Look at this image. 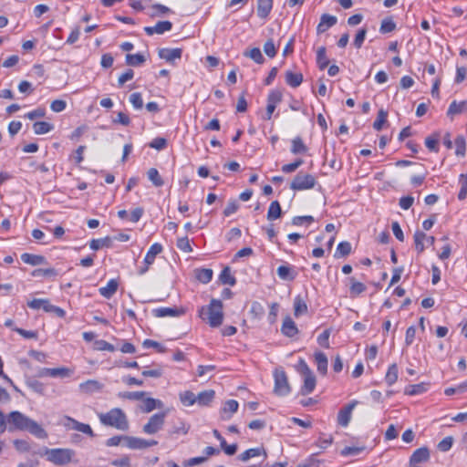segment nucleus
Listing matches in <instances>:
<instances>
[{
  "label": "nucleus",
  "instance_id": "nucleus-41",
  "mask_svg": "<svg viewBox=\"0 0 467 467\" xmlns=\"http://www.w3.org/2000/svg\"><path fill=\"white\" fill-rule=\"evenodd\" d=\"M351 252V244L350 243L345 241L341 242L337 244V250L335 252L334 256L336 258L345 257L348 255Z\"/></svg>",
  "mask_w": 467,
  "mask_h": 467
},
{
  "label": "nucleus",
  "instance_id": "nucleus-25",
  "mask_svg": "<svg viewBox=\"0 0 467 467\" xmlns=\"http://www.w3.org/2000/svg\"><path fill=\"white\" fill-rule=\"evenodd\" d=\"M430 384L426 382H420L419 384L409 385L405 388L404 393L409 396L419 395L426 392L429 389Z\"/></svg>",
  "mask_w": 467,
  "mask_h": 467
},
{
  "label": "nucleus",
  "instance_id": "nucleus-6",
  "mask_svg": "<svg viewBox=\"0 0 467 467\" xmlns=\"http://www.w3.org/2000/svg\"><path fill=\"white\" fill-rule=\"evenodd\" d=\"M274 393L277 396H287L291 392L287 376L283 368H275L274 371Z\"/></svg>",
  "mask_w": 467,
  "mask_h": 467
},
{
  "label": "nucleus",
  "instance_id": "nucleus-29",
  "mask_svg": "<svg viewBox=\"0 0 467 467\" xmlns=\"http://www.w3.org/2000/svg\"><path fill=\"white\" fill-rule=\"evenodd\" d=\"M215 391L213 389H208L200 392L196 396L197 403L200 406H208L214 399Z\"/></svg>",
  "mask_w": 467,
  "mask_h": 467
},
{
  "label": "nucleus",
  "instance_id": "nucleus-63",
  "mask_svg": "<svg viewBox=\"0 0 467 467\" xmlns=\"http://www.w3.org/2000/svg\"><path fill=\"white\" fill-rule=\"evenodd\" d=\"M111 465L115 467H130L131 462L130 458L128 455H124L119 459H115L111 461Z\"/></svg>",
  "mask_w": 467,
  "mask_h": 467
},
{
  "label": "nucleus",
  "instance_id": "nucleus-14",
  "mask_svg": "<svg viewBox=\"0 0 467 467\" xmlns=\"http://www.w3.org/2000/svg\"><path fill=\"white\" fill-rule=\"evenodd\" d=\"M424 242H427L428 245H433L435 238L433 236H427L423 232L417 231L414 234V244L415 249L419 254L422 253L425 249Z\"/></svg>",
  "mask_w": 467,
  "mask_h": 467
},
{
  "label": "nucleus",
  "instance_id": "nucleus-49",
  "mask_svg": "<svg viewBox=\"0 0 467 467\" xmlns=\"http://www.w3.org/2000/svg\"><path fill=\"white\" fill-rule=\"evenodd\" d=\"M73 371L67 368H50L49 377L51 378H67L71 376Z\"/></svg>",
  "mask_w": 467,
  "mask_h": 467
},
{
  "label": "nucleus",
  "instance_id": "nucleus-5",
  "mask_svg": "<svg viewBox=\"0 0 467 467\" xmlns=\"http://www.w3.org/2000/svg\"><path fill=\"white\" fill-rule=\"evenodd\" d=\"M297 371L304 378V384L301 387L300 393L302 395H308L312 393L317 383L316 377L304 359L299 360L297 365Z\"/></svg>",
  "mask_w": 467,
  "mask_h": 467
},
{
  "label": "nucleus",
  "instance_id": "nucleus-31",
  "mask_svg": "<svg viewBox=\"0 0 467 467\" xmlns=\"http://www.w3.org/2000/svg\"><path fill=\"white\" fill-rule=\"evenodd\" d=\"M467 109V100H462L461 102H457L456 100H453L447 111L448 116H454L457 114H461L462 112L465 111Z\"/></svg>",
  "mask_w": 467,
  "mask_h": 467
},
{
  "label": "nucleus",
  "instance_id": "nucleus-39",
  "mask_svg": "<svg viewBox=\"0 0 467 467\" xmlns=\"http://www.w3.org/2000/svg\"><path fill=\"white\" fill-rule=\"evenodd\" d=\"M398 366L397 364L393 363L391 364L385 376V380L389 386L393 385L398 380Z\"/></svg>",
  "mask_w": 467,
  "mask_h": 467
},
{
  "label": "nucleus",
  "instance_id": "nucleus-19",
  "mask_svg": "<svg viewBox=\"0 0 467 467\" xmlns=\"http://www.w3.org/2000/svg\"><path fill=\"white\" fill-rule=\"evenodd\" d=\"M171 27L172 24L170 21H160L154 26H146L144 30L149 36H152L153 34H163L170 31Z\"/></svg>",
  "mask_w": 467,
  "mask_h": 467
},
{
  "label": "nucleus",
  "instance_id": "nucleus-40",
  "mask_svg": "<svg viewBox=\"0 0 467 467\" xmlns=\"http://www.w3.org/2000/svg\"><path fill=\"white\" fill-rule=\"evenodd\" d=\"M145 396V391H124L118 393L119 398L130 400H141Z\"/></svg>",
  "mask_w": 467,
  "mask_h": 467
},
{
  "label": "nucleus",
  "instance_id": "nucleus-28",
  "mask_svg": "<svg viewBox=\"0 0 467 467\" xmlns=\"http://www.w3.org/2000/svg\"><path fill=\"white\" fill-rule=\"evenodd\" d=\"M119 283L116 279H110L106 286L99 288V294L105 298H110L117 291Z\"/></svg>",
  "mask_w": 467,
  "mask_h": 467
},
{
  "label": "nucleus",
  "instance_id": "nucleus-1",
  "mask_svg": "<svg viewBox=\"0 0 467 467\" xmlns=\"http://www.w3.org/2000/svg\"><path fill=\"white\" fill-rule=\"evenodd\" d=\"M1 428V432L7 429L10 432L28 431L38 439L47 438V432L40 424L18 410L11 411L5 417V426Z\"/></svg>",
  "mask_w": 467,
  "mask_h": 467
},
{
  "label": "nucleus",
  "instance_id": "nucleus-4",
  "mask_svg": "<svg viewBox=\"0 0 467 467\" xmlns=\"http://www.w3.org/2000/svg\"><path fill=\"white\" fill-rule=\"evenodd\" d=\"M45 456L47 460L56 465H66L69 463L75 456V451L71 449H46Z\"/></svg>",
  "mask_w": 467,
  "mask_h": 467
},
{
  "label": "nucleus",
  "instance_id": "nucleus-10",
  "mask_svg": "<svg viewBox=\"0 0 467 467\" xmlns=\"http://www.w3.org/2000/svg\"><path fill=\"white\" fill-rule=\"evenodd\" d=\"M283 93L278 89H273L267 96L266 113L264 119L269 120L277 106L282 101Z\"/></svg>",
  "mask_w": 467,
  "mask_h": 467
},
{
  "label": "nucleus",
  "instance_id": "nucleus-46",
  "mask_svg": "<svg viewBox=\"0 0 467 467\" xmlns=\"http://www.w3.org/2000/svg\"><path fill=\"white\" fill-rule=\"evenodd\" d=\"M111 246V239L109 237H105L101 239H93L89 243V247L92 250H99L102 247H110Z\"/></svg>",
  "mask_w": 467,
  "mask_h": 467
},
{
  "label": "nucleus",
  "instance_id": "nucleus-58",
  "mask_svg": "<svg viewBox=\"0 0 467 467\" xmlns=\"http://www.w3.org/2000/svg\"><path fill=\"white\" fill-rule=\"evenodd\" d=\"M57 275V272L55 268H38L35 269L32 272V275L35 277H40V276H56Z\"/></svg>",
  "mask_w": 467,
  "mask_h": 467
},
{
  "label": "nucleus",
  "instance_id": "nucleus-64",
  "mask_svg": "<svg viewBox=\"0 0 467 467\" xmlns=\"http://www.w3.org/2000/svg\"><path fill=\"white\" fill-rule=\"evenodd\" d=\"M95 348L97 350H100V351L107 350L109 352H113L116 349L112 344H110L103 339L97 340L95 342Z\"/></svg>",
  "mask_w": 467,
  "mask_h": 467
},
{
  "label": "nucleus",
  "instance_id": "nucleus-18",
  "mask_svg": "<svg viewBox=\"0 0 467 467\" xmlns=\"http://www.w3.org/2000/svg\"><path fill=\"white\" fill-rule=\"evenodd\" d=\"M263 456L264 459H266L267 453L264 447H257V448H252L248 449L245 451L239 454L238 459L242 462H247L248 460L254 458V457H259Z\"/></svg>",
  "mask_w": 467,
  "mask_h": 467
},
{
  "label": "nucleus",
  "instance_id": "nucleus-24",
  "mask_svg": "<svg viewBox=\"0 0 467 467\" xmlns=\"http://www.w3.org/2000/svg\"><path fill=\"white\" fill-rule=\"evenodd\" d=\"M21 260L30 265H40L47 263V259L43 255L25 253L21 255Z\"/></svg>",
  "mask_w": 467,
  "mask_h": 467
},
{
  "label": "nucleus",
  "instance_id": "nucleus-3",
  "mask_svg": "<svg viewBox=\"0 0 467 467\" xmlns=\"http://www.w3.org/2000/svg\"><path fill=\"white\" fill-rule=\"evenodd\" d=\"M223 305L219 299L213 298L207 306H202L199 314L200 317L205 320L210 327H218L223 324Z\"/></svg>",
  "mask_w": 467,
  "mask_h": 467
},
{
  "label": "nucleus",
  "instance_id": "nucleus-36",
  "mask_svg": "<svg viewBox=\"0 0 467 467\" xmlns=\"http://www.w3.org/2000/svg\"><path fill=\"white\" fill-rule=\"evenodd\" d=\"M195 277L202 284L209 283L213 278V270L209 268H199L195 270Z\"/></svg>",
  "mask_w": 467,
  "mask_h": 467
},
{
  "label": "nucleus",
  "instance_id": "nucleus-11",
  "mask_svg": "<svg viewBox=\"0 0 467 467\" xmlns=\"http://www.w3.org/2000/svg\"><path fill=\"white\" fill-rule=\"evenodd\" d=\"M161 252L162 245L159 243L153 244L146 254L144 258V266L139 269V275H144L149 270L150 265L154 263L156 255Z\"/></svg>",
  "mask_w": 467,
  "mask_h": 467
},
{
  "label": "nucleus",
  "instance_id": "nucleus-12",
  "mask_svg": "<svg viewBox=\"0 0 467 467\" xmlns=\"http://www.w3.org/2000/svg\"><path fill=\"white\" fill-rule=\"evenodd\" d=\"M65 420H67V422L64 425L67 428L85 433L90 437L94 436V432L88 424L79 422L74 420L73 418L67 416L65 417Z\"/></svg>",
  "mask_w": 467,
  "mask_h": 467
},
{
  "label": "nucleus",
  "instance_id": "nucleus-45",
  "mask_svg": "<svg viewBox=\"0 0 467 467\" xmlns=\"http://www.w3.org/2000/svg\"><path fill=\"white\" fill-rule=\"evenodd\" d=\"M220 281L224 285H234L236 283L235 278L231 274L230 267H224L219 276Z\"/></svg>",
  "mask_w": 467,
  "mask_h": 467
},
{
  "label": "nucleus",
  "instance_id": "nucleus-54",
  "mask_svg": "<svg viewBox=\"0 0 467 467\" xmlns=\"http://www.w3.org/2000/svg\"><path fill=\"white\" fill-rule=\"evenodd\" d=\"M244 55L245 57H250L251 59H253L254 62H256L258 64H262L265 61L262 52H261L260 48H258V47H254L249 51H245L244 53Z\"/></svg>",
  "mask_w": 467,
  "mask_h": 467
},
{
  "label": "nucleus",
  "instance_id": "nucleus-30",
  "mask_svg": "<svg viewBox=\"0 0 467 467\" xmlns=\"http://www.w3.org/2000/svg\"><path fill=\"white\" fill-rule=\"evenodd\" d=\"M27 306L31 309H36V310L43 309L44 311L48 313V312H50V308H51L52 305L50 304L49 300H47V299L35 298L32 301L28 302Z\"/></svg>",
  "mask_w": 467,
  "mask_h": 467
},
{
  "label": "nucleus",
  "instance_id": "nucleus-37",
  "mask_svg": "<svg viewBox=\"0 0 467 467\" xmlns=\"http://www.w3.org/2000/svg\"><path fill=\"white\" fill-rule=\"evenodd\" d=\"M179 399L181 402L187 407L192 406L194 403H197L196 395L190 390L181 392L179 394Z\"/></svg>",
  "mask_w": 467,
  "mask_h": 467
},
{
  "label": "nucleus",
  "instance_id": "nucleus-38",
  "mask_svg": "<svg viewBox=\"0 0 467 467\" xmlns=\"http://www.w3.org/2000/svg\"><path fill=\"white\" fill-rule=\"evenodd\" d=\"M34 132L37 135L46 134L53 130V125L47 121H36L33 124Z\"/></svg>",
  "mask_w": 467,
  "mask_h": 467
},
{
  "label": "nucleus",
  "instance_id": "nucleus-61",
  "mask_svg": "<svg viewBox=\"0 0 467 467\" xmlns=\"http://www.w3.org/2000/svg\"><path fill=\"white\" fill-rule=\"evenodd\" d=\"M130 102L135 109H140L143 107L142 96L140 92L132 93L130 96Z\"/></svg>",
  "mask_w": 467,
  "mask_h": 467
},
{
  "label": "nucleus",
  "instance_id": "nucleus-22",
  "mask_svg": "<svg viewBox=\"0 0 467 467\" xmlns=\"http://www.w3.org/2000/svg\"><path fill=\"white\" fill-rule=\"evenodd\" d=\"M273 8V0H257V16L266 18Z\"/></svg>",
  "mask_w": 467,
  "mask_h": 467
},
{
  "label": "nucleus",
  "instance_id": "nucleus-55",
  "mask_svg": "<svg viewBox=\"0 0 467 467\" xmlns=\"http://www.w3.org/2000/svg\"><path fill=\"white\" fill-rule=\"evenodd\" d=\"M388 112L384 109H379L378 112L377 119L373 123V128L376 130H380L384 125V123L387 121Z\"/></svg>",
  "mask_w": 467,
  "mask_h": 467
},
{
  "label": "nucleus",
  "instance_id": "nucleus-53",
  "mask_svg": "<svg viewBox=\"0 0 467 467\" xmlns=\"http://www.w3.org/2000/svg\"><path fill=\"white\" fill-rule=\"evenodd\" d=\"M295 316L299 317L307 311V306L306 302L300 297L296 296L294 302Z\"/></svg>",
  "mask_w": 467,
  "mask_h": 467
},
{
  "label": "nucleus",
  "instance_id": "nucleus-43",
  "mask_svg": "<svg viewBox=\"0 0 467 467\" xmlns=\"http://www.w3.org/2000/svg\"><path fill=\"white\" fill-rule=\"evenodd\" d=\"M349 281L351 284L349 289L352 297L360 295L366 290V285L361 282H358L354 277H350Z\"/></svg>",
  "mask_w": 467,
  "mask_h": 467
},
{
  "label": "nucleus",
  "instance_id": "nucleus-7",
  "mask_svg": "<svg viewBox=\"0 0 467 467\" xmlns=\"http://www.w3.org/2000/svg\"><path fill=\"white\" fill-rule=\"evenodd\" d=\"M166 412L155 413L150 417L147 423L143 425L142 431L148 435H153L162 430L165 422Z\"/></svg>",
  "mask_w": 467,
  "mask_h": 467
},
{
  "label": "nucleus",
  "instance_id": "nucleus-34",
  "mask_svg": "<svg viewBox=\"0 0 467 467\" xmlns=\"http://www.w3.org/2000/svg\"><path fill=\"white\" fill-rule=\"evenodd\" d=\"M285 82L292 88H297L303 82V75L287 71L285 73Z\"/></svg>",
  "mask_w": 467,
  "mask_h": 467
},
{
  "label": "nucleus",
  "instance_id": "nucleus-27",
  "mask_svg": "<svg viewBox=\"0 0 467 467\" xmlns=\"http://www.w3.org/2000/svg\"><path fill=\"white\" fill-rule=\"evenodd\" d=\"M143 400V406L141 407V410L143 412L149 413L155 409H161L163 407V402L160 400H156L153 398H146Z\"/></svg>",
  "mask_w": 467,
  "mask_h": 467
},
{
  "label": "nucleus",
  "instance_id": "nucleus-42",
  "mask_svg": "<svg viewBox=\"0 0 467 467\" xmlns=\"http://www.w3.org/2000/svg\"><path fill=\"white\" fill-rule=\"evenodd\" d=\"M190 430V425L186 422L180 420L178 423H175L172 428L169 431L170 435L174 434H182L186 435Z\"/></svg>",
  "mask_w": 467,
  "mask_h": 467
},
{
  "label": "nucleus",
  "instance_id": "nucleus-23",
  "mask_svg": "<svg viewBox=\"0 0 467 467\" xmlns=\"http://www.w3.org/2000/svg\"><path fill=\"white\" fill-rule=\"evenodd\" d=\"M182 314L183 311L176 307H159L153 310V315L157 317H178Z\"/></svg>",
  "mask_w": 467,
  "mask_h": 467
},
{
  "label": "nucleus",
  "instance_id": "nucleus-62",
  "mask_svg": "<svg viewBox=\"0 0 467 467\" xmlns=\"http://www.w3.org/2000/svg\"><path fill=\"white\" fill-rule=\"evenodd\" d=\"M239 208V203L236 200H230L227 202L225 209L223 210V215L228 217L233 213H236Z\"/></svg>",
  "mask_w": 467,
  "mask_h": 467
},
{
  "label": "nucleus",
  "instance_id": "nucleus-48",
  "mask_svg": "<svg viewBox=\"0 0 467 467\" xmlns=\"http://www.w3.org/2000/svg\"><path fill=\"white\" fill-rule=\"evenodd\" d=\"M455 144V154L457 156L463 157L465 156L466 152V140L465 138L462 135L457 136L454 141Z\"/></svg>",
  "mask_w": 467,
  "mask_h": 467
},
{
  "label": "nucleus",
  "instance_id": "nucleus-51",
  "mask_svg": "<svg viewBox=\"0 0 467 467\" xmlns=\"http://www.w3.org/2000/svg\"><path fill=\"white\" fill-rule=\"evenodd\" d=\"M307 148L304 144L302 139L300 137H296L292 140L291 152L294 154L305 153L306 152Z\"/></svg>",
  "mask_w": 467,
  "mask_h": 467
},
{
  "label": "nucleus",
  "instance_id": "nucleus-52",
  "mask_svg": "<svg viewBox=\"0 0 467 467\" xmlns=\"http://www.w3.org/2000/svg\"><path fill=\"white\" fill-rule=\"evenodd\" d=\"M148 178L149 180L153 183V185H155L156 187H161L163 185L164 182L163 180L161 179L159 171L157 169L155 168H150L149 171H148Z\"/></svg>",
  "mask_w": 467,
  "mask_h": 467
},
{
  "label": "nucleus",
  "instance_id": "nucleus-35",
  "mask_svg": "<svg viewBox=\"0 0 467 467\" xmlns=\"http://www.w3.org/2000/svg\"><path fill=\"white\" fill-rule=\"evenodd\" d=\"M282 210L280 203L277 201H274L271 202L268 212H267V220L274 221L281 217Z\"/></svg>",
  "mask_w": 467,
  "mask_h": 467
},
{
  "label": "nucleus",
  "instance_id": "nucleus-44",
  "mask_svg": "<svg viewBox=\"0 0 467 467\" xmlns=\"http://www.w3.org/2000/svg\"><path fill=\"white\" fill-rule=\"evenodd\" d=\"M238 407H239V404L238 402L235 400H227L223 409H222V413L223 414H225L227 412H230V415L227 416V417H224L223 415V419H230V417L232 416V414L235 413L238 410Z\"/></svg>",
  "mask_w": 467,
  "mask_h": 467
},
{
  "label": "nucleus",
  "instance_id": "nucleus-17",
  "mask_svg": "<svg viewBox=\"0 0 467 467\" xmlns=\"http://www.w3.org/2000/svg\"><path fill=\"white\" fill-rule=\"evenodd\" d=\"M182 50L181 48H161L159 50V57L167 62H173L182 57Z\"/></svg>",
  "mask_w": 467,
  "mask_h": 467
},
{
  "label": "nucleus",
  "instance_id": "nucleus-57",
  "mask_svg": "<svg viewBox=\"0 0 467 467\" xmlns=\"http://www.w3.org/2000/svg\"><path fill=\"white\" fill-rule=\"evenodd\" d=\"M467 391V380L459 384L458 386L456 387H451V388H447L445 390H444V393L447 395V396H451V395H453V394H462V393H464Z\"/></svg>",
  "mask_w": 467,
  "mask_h": 467
},
{
  "label": "nucleus",
  "instance_id": "nucleus-16",
  "mask_svg": "<svg viewBox=\"0 0 467 467\" xmlns=\"http://www.w3.org/2000/svg\"><path fill=\"white\" fill-rule=\"evenodd\" d=\"M337 22V18L335 16L324 14L320 17V22L317 26V34L325 33L330 27L335 26Z\"/></svg>",
  "mask_w": 467,
  "mask_h": 467
},
{
  "label": "nucleus",
  "instance_id": "nucleus-33",
  "mask_svg": "<svg viewBox=\"0 0 467 467\" xmlns=\"http://www.w3.org/2000/svg\"><path fill=\"white\" fill-rule=\"evenodd\" d=\"M317 64L321 70H324L329 64L325 47H320L317 50Z\"/></svg>",
  "mask_w": 467,
  "mask_h": 467
},
{
  "label": "nucleus",
  "instance_id": "nucleus-2",
  "mask_svg": "<svg viewBox=\"0 0 467 467\" xmlns=\"http://www.w3.org/2000/svg\"><path fill=\"white\" fill-rule=\"evenodd\" d=\"M98 418L102 425L118 431H126L130 428L128 417L119 408H113L107 412H100L98 414Z\"/></svg>",
  "mask_w": 467,
  "mask_h": 467
},
{
  "label": "nucleus",
  "instance_id": "nucleus-32",
  "mask_svg": "<svg viewBox=\"0 0 467 467\" xmlns=\"http://www.w3.org/2000/svg\"><path fill=\"white\" fill-rule=\"evenodd\" d=\"M315 361L317 364V371L323 375L327 371V358L323 352H317L315 354Z\"/></svg>",
  "mask_w": 467,
  "mask_h": 467
},
{
  "label": "nucleus",
  "instance_id": "nucleus-21",
  "mask_svg": "<svg viewBox=\"0 0 467 467\" xmlns=\"http://www.w3.org/2000/svg\"><path fill=\"white\" fill-rule=\"evenodd\" d=\"M281 331L285 336L288 337H293L298 333L296 323L289 317L284 319Z\"/></svg>",
  "mask_w": 467,
  "mask_h": 467
},
{
  "label": "nucleus",
  "instance_id": "nucleus-8",
  "mask_svg": "<svg viewBox=\"0 0 467 467\" xmlns=\"http://www.w3.org/2000/svg\"><path fill=\"white\" fill-rule=\"evenodd\" d=\"M316 179L311 174L299 172L296 175L290 184V188L294 191H305L314 188Z\"/></svg>",
  "mask_w": 467,
  "mask_h": 467
},
{
  "label": "nucleus",
  "instance_id": "nucleus-59",
  "mask_svg": "<svg viewBox=\"0 0 467 467\" xmlns=\"http://www.w3.org/2000/svg\"><path fill=\"white\" fill-rule=\"evenodd\" d=\"M461 190L458 193V199L462 201L467 196V174H461L460 176Z\"/></svg>",
  "mask_w": 467,
  "mask_h": 467
},
{
  "label": "nucleus",
  "instance_id": "nucleus-56",
  "mask_svg": "<svg viewBox=\"0 0 467 467\" xmlns=\"http://www.w3.org/2000/svg\"><path fill=\"white\" fill-rule=\"evenodd\" d=\"M396 28V24L391 18H385L382 20L379 31L382 34H387L394 31Z\"/></svg>",
  "mask_w": 467,
  "mask_h": 467
},
{
  "label": "nucleus",
  "instance_id": "nucleus-47",
  "mask_svg": "<svg viewBox=\"0 0 467 467\" xmlns=\"http://www.w3.org/2000/svg\"><path fill=\"white\" fill-rule=\"evenodd\" d=\"M26 386L37 394L43 395L45 392V385L36 379H26Z\"/></svg>",
  "mask_w": 467,
  "mask_h": 467
},
{
  "label": "nucleus",
  "instance_id": "nucleus-26",
  "mask_svg": "<svg viewBox=\"0 0 467 467\" xmlns=\"http://www.w3.org/2000/svg\"><path fill=\"white\" fill-rule=\"evenodd\" d=\"M276 272H277V275L282 280L292 281L296 276V271L294 270V268L292 266H289V265H280L277 268Z\"/></svg>",
  "mask_w": 467,
  "mask_h": 467
},
{
  "label": "nucleus",
  "instance_id": "nucleus-9",
  "mask_svg": "<svg viewBox=\"0 0 467 467\" xmlns=\"http://www.w3.org/2000/svg\"><path fill=\"white\" fill-rule=\"evenodd\" d=\"M158 444L155 440H144L141 438L125 436L124 446L131 450H141L149 447H152Z\"/></svg>",
  "mask_w": 467,
  "mask_h": 467
},
{
  "label": "nucleus",
  "instance_id": "nucleus-50",
  "mask_svg": "<svg viewBox=\"0 0 467 467\" xmlns=\"http://www.w3.org/2000/svg\"><path fill=\"white\" fill-rule=\"evenodd\" d=\"M146 58L141 54H128L126 56V63L129 66L137 67L145 62Z\"/></svg>",
  "mask_w": 467,
  "mask_h": 467
},
{
  "label": "nucleus",
  "instance_id": "nucleus-13",
  "mask_svg": "<svg viewBox=\"0 0 467 467\" xmlns=\"http://www.w3.org/2000/svg\"><path fill=\"white\" fill-rule=\"evenodd\" d=\"M357 403V400H353L338 411L337 422L339 425L343 427H347L348 425L351 420L352 411L356 407Z\"/></svg>",
  "mask_w": 467,
  "mask_h": 467
},
{
  "label": "nucleus",
  "instance_id": "nucleus-15",
  "mask_svg": "<svg viewBox=\"0 0 467 467\" xmlns=\"http://www.w3.org/2000/svg\"><path fill=\"white\" fill-rule=\"evenodd\" d=\"M430 459V451L428 448L421 447L417 449L410 459V467H419L417 464L425 462Z\"/></svg>",
  "mask_w": 467,
  "mask_h": 467
},
{
  "label": "nucleus",
  "instance_id": "nucleus-60",
  "mask_svg": "<svg viewBox=\"0 0 467 467\" xmlns=\"http://www.w3.org/2000/svg\"><path fill=\"white\" fill-rule=\"evenodd\" d=\"M265 313L264 306L259 302H253L250 314L254 318H261Z\"/></svg>",
  "mask_w": 467,
  "mask_h": 467
},
{
  "label": "nucleus",
  "instance_id": "nucleus-20",
  "mask_svg": "<svg viewBox=\"0 0 467 467\" xmlns=\"http://www.w3.org/2000/svg\"><path fill=\"white\" fill-rule=\"evenodd\" d=\"M103 385L95 379H88L79 384L80 390L88 394L100 391Z\"/></svg>",
  "mask_w": 467,
  "mask_h": 467
}]
</instances>
